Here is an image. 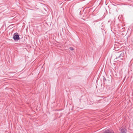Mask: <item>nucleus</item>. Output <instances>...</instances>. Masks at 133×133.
<instances>
[{
    "mask_svg": "<svg viewBox=\"0 0 133 133\" xmlns=\"http://www.w3.org/2000/svg\"><path fill=\"white\" fill-rule=\"evenodd\" d=\"M124 53L122 51H120L116 52L115 54L116 58L115 60L119 58L122 59L124 56Z\"/></svg>",
    "mask_w": 133,
    "mask_h": 133,
    "instance_id": "f257e3e1",
    "label": "nucleus"
},
{
    "mask_svg": "<svg viewBox=\"0 0 133 133\" xmlns=\"http://www.w3.org/2000/svg\"><path fill=\"white\" fill-rule=\"evenodd\" d=\"M13 39L15 40L18 41L19 39V37L18 34H14L13 37Z\"/></svg>",
    "mask_w": 133,
    "mask_h": 133,
    "instance_id": "f03ea898",
    "label": "nucleus"
},
{
    "mask_svg": "<svg viewBox=\"0 0 133 133\" xmlns=\"http://www.w3.org/2000/svg\"><path fill=\"white\" fill-rule=\"evenodd\" d=\"M104 133H114L113 131L111 129H108L104 131Z\"/></svg>",
    "mask_w": 133,
    "mask_h": 133,
    "instance_id": "7ed1b4c3",
    "label": "nucleus"
},
{
    "mask_svg": "<svg viewBox=\"0 0 133 133\" xmlns=\"http://www.w3.org/2000/svg\"><path fill=\"white\" fill-rule=\"evenodd\" d=\"M121 133H126L127 130L125 128H121L120 129Z\"/></svg>",
    "mask_w": 133,
    "mask_h": 133,
    "instance_id": "20e7f679",
    "label": "nucleus"
},
{
    "mask_svg": "<svg viewBox=\"0 0 133 133\" xmlns=\"http://www.w3.org/2000/svg\"><path fill=\"white\" fill-rule=\"evenodd\" d=\"M69 49L71 50H74L73 48L72 47H70Z\"/></svg>",
    "mask_w": 133,
    "mask_h": 133,
    "instance_id": "39448f33",
    "label": "nucleus"
}]
</instances>
